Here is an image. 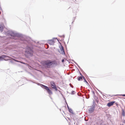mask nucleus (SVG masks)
Wrapping results in <instances>:
<instances>
[{
  "mask_svg": "<svg viewBox=\"0 0 125 125\" xmlns=\"http://www.w3.org/2000/svg\"><path fill=\"white\" fill-rule=\"evenodd\" d=\"M53 62H51L50 61L47 60L44 62V64L48 68H50L51 66L54 64Z\"/></svg>",
  "mask_w": 125,
  "mask_h": 125,
  "instance_id": "f257e3e1",
  "label": "nucleus"
},
{
  "mask_svg": "<svg viewBox=\"0 0 125 125\" xmlns=\"http://www.w3.org/2000/svg\"><path fill=\"white\" fill-rule=\"evenodd\" d=\"M42 86L44 87V89L46 90L48 93L49 95H50L52 94V91L48 87L43 85H42Z\"/></svg>",
  "mask_w": 125,
  "mask_h": 125,
  "instance_id": "f03ea898",
  "label": "nucleus"
},
{
  "mask_svg": "<svg viewBox=\"0 0 125 125\" xmlns=\"http://www.w3.org/2000/svg\"><path fill=\"white\" fill-rule=\"evenodd\" d=\"M26 51L29 54H30V56H31L32 55L33 51L30 48H27L26 49Z\"/></svg>",
  "mask_w": 125,
  "mask_h": 125,
  "instance_id": "7ed1b4c3",
  "label": "nucleus"
},
{
  "mask_svg": "<svg viewBox=\"0 0 125 125\" xmlns=\"http://www.w3.org/2000/svg\"><path fill=\"white\" fill-rule=\"evenodd\" d=\"M51 86L52 88L55 89L56 90H57L56 85L54 82H51Z\"/></svg>",
  "mask_w": 125,
  "mask_h": 125,
  "instance_id": "20e7f679",
  "label": "nucleus"
},
{
  "mask_svg": "<svg viewBox=\"0 0 125 125\" xmlns=\"http://www.w3.org/2000/svg\"><path fill=\"white\" fill-rule=\"evenodd\" d=\"M48 44L50 45H53L54 43V42L53 40H49L48 41Z\"/></svg>",
  "mask_w": 125,
  "mask_h": 125,
  "instance_id": "39448f33",
  "label": "nucleus"
},
{
  "mask_svg": "<svg viewBox=\"0 0 125 125\" xmlns=\"http://www.w3.org/2000/svg\"><path fill=\"white\" fill-rule=\"evenodd\" d=\"M115 103V101H112L108 103L107 104V106L108 107H110L113 105Z\"/></svg>",
  "mask_w": 125,
  "mask_h": 125,
  "instance_id": "423d86ee",
  "label": "nucleus"
},
{
  "mask_svg": "<svg viewBox=\"0 0 125 125\" xmlns=\"http://www.w3.org/2000/svg\"><path fill=\"white\" fill-rule=\"evenodd\" d=\"M3 27L2 26L0 25V31L1 32L3 31Z\"/></svg>",
  "mask_w": 125,
  "mask_h": 125,
  "instance_id": "0eeeda50",
  "label": "nucleus"
},
{
  "mask_svg": "<svg viewBox=\"0 0 125 125\" xmlns=\"http://www.w3.org/2000/svg\"><path fill=\"white\" fill-rule=\"evenodd\" d=\"M69 112L71 113H72V114H73V111L72 110V109H69Z\"/></svg>",
  "mask_w": 125,
  "mask_h": 125,
  "instance_id": "6e6552de",
  "label": "nucleus"
},
{
  "mask_svg": "<svg viewBox=\"0 0 125 125\" xmlns=\"http://www.w3.org/2000/svg\"><path fill=\"white\" fill-rule=\"evenodd\" d=\"M11 35V36H13L12 37V38L14 39H16L15 38V37L16 36V35H15V34H14L13 35Z\"/></svg>",
  "mask_w": 125,
  "mask_h": 125,
  "instance_id": "1a4fd4ad",
  "label": "nucleus"
},
{
  "mask_svg": "<svg viewBox=\"0 0 125 125\" xmlns=\"http://www.w3.org/2000/svg\"><path fill=\"white\" fill-rule=\"evenodd\" d=\"M122 115L124 116L125 115V112L124 111H123L122 112Z\"/></svg>",
  "mask_w": 125,
  "mask_h": 125,
  "instance_id": "9d476101",
  "label": "nucleus"
},
{
  "mask_svg": "<svg viewBox=\"0 0 125 125\" xmlns=\"http://www.w3.org/2000/svg\"><path fill=\"white\" fill-rule=\"evenodd\" d=\"M82 79V77L80 76L78 77V80L79 81H80Z\"/></svg>",
  "mask_w": 125,
  "mask_h": 125,
  "instance_id": "9b49d317",
  "label": "nucleus"
},
{
  "mask_svg": "<svg viewBox=\"0 0 125 125\" xmlns=\"http://www.w3.org/2000/svg\"><path fill=\"white\" fill-rule=\"evenodd\" d=\"M61 51H62L64 53V51L63 48V47H62V48L61 49Z\"/></svg>",
  "mask_w": 125,
  "mask_h": 125,
  "instance_id": "f8f14e48",
  "label": "nucleus"
},
{
  "mask_svg": "<svg viewBox=\"0 0 125 125\" xmlns=\"http://www.w3.org/2000/svg\"><path fill=\"white\" fill-rule=\"evenodd\" d=\"M74 91H73L71 93L72 94H74Z\"/></svg>",
  "mask_w": 125,
  "mask_h": 125,
  "instance_id": "ddd939ff",
  "label": "nucleus"
},
{
  "mask_svg": "<svg viewBox=\"0 0 125 125\" xmlns=\"http://www.w3.org/2000/svg\"><path fill=\"white\" fill-rule=\"evenodd\" d=\"M83 78L84 79V80L85 81V82H87V81H86V79H85V77H83Z\"/></svg>",
  "mask_w": 125,
  "mask_h": 125,
  "instance_id": "4468645a",
  "label": "nucleus"
},
{
  "mask_svg": "<svg viewBox=\"0 0 125 125\" xmlns=\"http://www.w3.org/2000/svg\"><path fill=\"white\" fill-rule=\"evenodd\" d=\"M3 55H2L1 56H0V59L2 58L3 57H3Z\"/></svg>",
  "mask_w": 125,
  "mask_h": 125,
  "instance_id": "2eb2a0df",
  "label": "nucleus"
},
{
  "mask_svg": "<svg viewBox=\"0 0 125 125\" xmlns=\"http://www.w3.org/2000/svg\"><path fill=\"white\" fill-rule=\"evenodd\" d=\"M62 62H64V60L63 59L62 60Z\"/></svg>",
  "mask_w": 125,
  "mask_h": 125,
  "instance_id": "dca6fc26",
  "label": "nucleus"
},
{
  "mask_svg": "<svg viewBox=\"0 0 125 125\" xmlns=\"http://www.w3.org/2000/svg\"><path fill=\"white\" fill-rule=\"evenodd\" d=\"M123 123H124L125 124V120L124 121H123Z\"/></svg>",
  "mask_w": 125,
  "mask_h": 125,
  "instance_id": "f3484780",
  "label": "nucleus"
},
{
  "mask_svg": "<svg viewBox=\"0 0 125 125\" xmlns=\"http://www.w3.org/2000/svg\"><path fill=\"white\" fill-rule=\"evenodd\" d=\"M122 96H125V94H124V95H122Z\"/></svg>",
  "mask_w": 125,
  "mask_h": 125,
  "instance_id": "a211bd4d",
  "label": "nucleus"
},
{
  "mask_svg": "<svg viewBox=\"0 0 125 125\" xmlns=\"http://www.w3.org/2000/svg\"><path fill=\"white\" fill-rule=\"evenodd\" d=\"M116 105H118V104L116 103Z\"/></svg>",
  "mask_w": 125,
  "mask_h": 125,
  "instance_id": "6ab92c4d",
  "label": "nucleus"
},
{
  "mask_svg": "<svg viewBox=\"0 0 125 125\" xmlns=\"http://www.w3.org/2000/svg\"><path fill=\"white\" fill-rule=\"evenodd\" d=\"M71 87H72V88H73V86H71Z\"/></svg>",
  "mask_w": 125,
  "mask_h": 125,
  "instance_id": "aec40b11",
  "label": "nucleus"
}]
</instances>
